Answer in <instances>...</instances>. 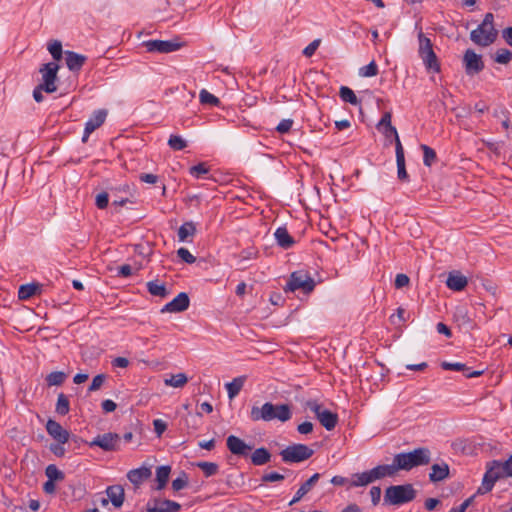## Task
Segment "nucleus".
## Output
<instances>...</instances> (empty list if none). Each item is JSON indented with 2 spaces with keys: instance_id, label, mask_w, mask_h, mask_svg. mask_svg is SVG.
<instances>
[{
  "instance_id": "obj_1",
  "label": "nucleus",
  "mask_w": 512,
  "mask_h": 512,
  "mask_svg": "<svg viewBox=\"0 0 512 512\" xmlns=\"http://www.w3.org/2000/svg\"><path fill=\"white\" fill-rule=\"evenodd\" d=\"M292 417L291 407L288 404L275 405L271 402L264 403L261 407L253 406L250 411V418L253 421L279 420L286 422Z\"/></svg>"
},
{
  "instance_id": "obj_2",
  "label": "nucleus",
  "mask_w": 512,
  "mask_h": 512,
  "mask_svg": "<svg viewBox=\"0 0 512 512\" xmlns=\"http://www.w3.org/2000/svg\"><path fill=\"white\" fill-rule=\"evenodd\" d=\"M431 461V451L427 447H419L407 453H398L394 456L397 469L410 471L414 467L428 465Z\"/></svg>"
},
{
  "instance_id": "obj_3",
  "label": "nucleus",
  "mask_w": 512,
  "mask_h": 512,
  "mask_svg": "<svg viewBox=\"0 0 512 512\" xmlns=\"http://www.w3.org/2000/svg\"><path fill=\"white\" fill-rule=\"evenodd\" d=\"M498 31L494 27V15L486 13L482 23L470 33V39L476 45L487 47L495 42Z\"/></svg>"
},
{
  "instance_id": "obj_4",
  "label": "nucleus",
  "mask_w": 512,
  "mask_h": 512,
  "mask_svg": "<svg viewBox=\"0 0 512 512\" xmlns=\"http://www.w3.org/2000/svg\"><path fill=\"white\" fill-rule=\"evenodd\" d=\"M507 460L501 462L493 460L487 463V470L484 474L482 485L478 489V493L484 494L492 490L495 482L500 478L510 477L509 469L507 468Z\"/></svg>"
},
{
  "instance_id": "obj_5",
  "label": "nucleus",
  "mask_w": 512,
  "mask_h": 512,
  "mask_svg": "<svg viewBox=\"0 0 512 512\" xmlns=\"http://www.w3.org/2000/svg\"><path fill=\"white\" fill-rule=\"evenodd\" d=\"M416 490L412 484L392 485L385 490L384 502L389 505H402L413 501Z\"/></svg>"
},
{
  "instance_id": "obj_6",
  "label": "nucleus",
  "mask_w": 512,
  "mask_h": 512,
  "mask_svg": "<svg viewBox=\"0 0 512 512\" xmlns=\"http://www.w3.org/2000/svg\"><path fill=\"white\" fill-rule=\"evenodd\" d=\"M418 42L419 57L422 59L425 68L428 71H432L434 73L440 72V63L438 61L437 55L433 50V44L431 40L423 32L420 31L418 34Z\"/></svg>"
},
{
  "instance_id": "obj_7",
  "label": "nucleus",
  "mask_w": 512,
  "mask_h": 512,
  "mask_svg": "<svg viewBox=\"0 0 512 512\" xmlns=\"http://www.w3.org/2000/svg\"><path fill=\"white\" fill-rule=\"evenodd\" d=\"M315 288L314 279L305 271H295L291 274L284 290L285 292H294L301 290L303 293L308 294Z\"/></svg>"
},
{
  "instance_id": "obj_8",
  "label": "nucleus",
  "mask_w": 512,
  "mask_h": 512,
  "mask_svg": "<svg viewBox=\"0 0 512 512\" xmlns=\"http://www.w3.org/2000/svg\"><path fill=\"white\" fill-rule=\"evenodd\" d=\"M314 451L305 444H292L281 450L280 455L286 463H299L309 459Z\"/></svg>"
},
{
  "instance_id": "obj_9",
  "label": "nucleus",
  "mask_w": 512,
  "mask_h": 512,
  "mask_svg": "<svg viewBox=\"0 0 512 512\" xmlns=\"http://www.w3.org/2000/svg\"><path fill=\"white\" fill-rule=\"evenodd\" d=\"M316 416L320 424L328 431L333 430L338 423V415L330 410L324 409L321 404L315 400H310L306 403Z\"/></svg>"
},
{
  "instance_id": "obj_10",
  "label": "nucleus",
  "mask_w": 512,
  "mask_h": 512,
  "mask_svg": "<svg viewBox=\"0 0 512 512\" xmlns=\"http://www.w3.org/2000/svg\"><path fill=\"white\" fill-rule=\"evenodd\" d=\"M59 70V65L56 62L45 63L39 69V72L42 74L41 83L44 87V91L46 93H54L57 90L56 80H57V72Z\"/></svg>"
},
{
  "instance_id": "obj_11",
  "label": "nucleus",
  "mask_w": 512,
  "mask_h": 512,
  "mask_svg": "<svg viewBox=\"0 0 512 512\" xmlns=\"http://www.w3.org/2000/svg\"><path fill=\"white\" fill-rule=\"evenodd\" d=\"M89 446H97L106 452L117 451L120 448V436L112 432L99 434L89 443Z\"/></svg>"
},
{
  "instance_id": "obj_12",
  "label": "nucleus",
  "mask_w": 512,
  "mask_h": 512,
  "mask_svg": "<svg viewBox=\"0 0 512 512\" xmlns=\"http://www.w3.org/2000/svg\"><path fill=\"white\" fill-rule=\"evenodd\" d=\"M465 71L468 75H475L484 69L481 55L472 49H467L463 56Z\"/></svg>"
},
{
  "instance_id": "obj_13",
  "label": "nucleus",
  "mask_w": 512,
  "mask_h": 512,
  "mask_svg": "<svg viewBox=\"0 0 512 512\" xmlns=\"http://www.w3.org/2000/svg\"><path fill=\"white\" fill-rule=\"evenodd\" d=\"M181 505L175 501L168 499L154 498L150 499L146 504V512H178Z\"/></svg>"
},
{
  "instance_id": "obj_14",
  "label": "nucleus",
  "mask_w": 512,
  "mask_h": 512,
  "mask_svg": "<svg viewBox=\"0 0 512 512\" xmlns=\"http://www.w3.org/2000/svg\"><path fill=\"white\" fill-rule=\"evenodd\" d=\"M107 117V111L105 109H99L94 111L92 116L85 123L84 133L82 136V142L86 143L91 133L98 129Z\"/></svg>"
},
{
  "instance_id": "obj_15",
  "label": "nucleus",
  "mask_w": 512,
  "mask_h": 512,
  "mask_svg": "<svg viewBox=\"0 0 512 512\" xmlns=\"http://www.w3.org/2000/svg\"><path fill=\"white\" fill-rule=\"evenodd\" d=\"M148 52L170 53L180 49L181 44L168 40H148L143 42Z\"/></svg>"
},
{
  "instance_id": "obj_16",
  "label": "nucleus",
  "mask_w": 512,
  "mask_h": 512,
  "mask_svg": "<svg viewBox=\"0 0 512 512\" xmlns=\"http://www.w3.org/2000/svg\"><path fill=\"white\" fill-rule=\"evenodd\" d=\"M190 299L187 293H179L172 301L168 302L161 309L162 313H179L188 309Z\"/></svg>"
},
{
  "instance_id": "obj_17",
  "label": "nucleus",
  "mask_w": 512,
  "mask_h": 512,
  "mask_svg": "<svg viewBox=\"0 0 512 512\" xmlns=\"http://www.w3.org/2000/svg\"><path fill=\"white\" fill-rule=\"evenodd\" d=\"M228 450L237 456H247L248 453L252 450V446L246 444L241 438L230 435L226 440Z\"/></svg>"
},
{
  "instance_id": "obj_18",
  "label": "nucleus",
  "mask_w": 512,
  "mask_h": 512,
  "mask_svg": "<svg viewBox=\"0 0 512 512\" xmlns=\"http://www.w3.org/2000/svg\"><path fill=\"white\" fill-rule=\"evenodd\" d=\"M47 433L59 444H65L69 439V432L55 420L49 419L46 423Z\"/></svg>"
},
{
  "instance_id": "obj_19",
  "label": "nucleus",
  "mask_w": 512,
  "mask_h": 512,
  "mask_svg": "<svg viewBox=\"0 0 512 512\" xmlns=\"http://www.w3.org/2000/svg\"><path fill=\"white\" fill-rule=\"evenodd\" d=\"M441 367L444 369V370H449V371H460V372H463L464 375L467 377V378H475V377H479L483 374V370H475V371H471V369L469 367L466 366V364L464 363H460V362H442L441 363Z\"/></svg>"
},
{
  "instance_id": "obj_20",
  "label": "nucleus",
  "mask_w": 512,
  "mask_h": 512,
  "mask_svg": "<svg viewBox=\"0 0 512 512\" xmlns=\"http://www.w3.org/2000/svg\"><path fill=\"white\" fill-rule=\"evenodd\" d=\"M398 471L396 463L393 461L392 464L378 465L369 470L373 482L385 477H391Z\"/></svg>"
},
{
  "instance_id": "obj_21",
  "label": "nucleus",
  "mask_w": 512,
  "mask_h": 512,
  "mask_svg": "<svg viewBox=\"0 0 512 512\" xmlns=\"http://www.w3.org/2000/svg\"><path fill=\"white\" fill-rule=\"evenodd\" d=\"M152 475L151 469L146 466H142L136 469H132L127 473L128 480L135 486H139L145 480L150 478Z\"/></svg>"
},
{
  "instance_id": "obj_22",
  "label": "nucleus",
  "mask_w": 512,
  "mask_h": 512,
  "mask_svg": "<svg viewBox=\"0 0 512 512\" xmlns=\"http://www.w3.org/2000/svg\"><path fill=\"white\" fill-rule=\"evenodd\" d=\"M468 284L467 278L460 272H450L446 280V285L453 291H462Z\"/></svg>"
},
{
  "instance_id": "obj_23",
  "label": "nucleus",
  "mask_w": 512,
  "mask_h": 512,
  "mask_svg": "<svg viewBox=\"0 0 512 512\" xmlns=\"http://www.w3.org/2000/svg\"><path fill=\"white\" fill-rule=\"evenodd\" d=\"M320 478L319 473L313 474L306 482H304L300 488L297 490L296 494L294 495L293 499L289 502V505L292 506L295 503L299 502L317 483V481Z\"/></svg>"
},
{
  "instance_id": "obj_24",
  "label": "nucleus",
  "mask_w": 512,
  "mask_h": 512,
  "mask_svg": "<svg viewBox=\"0 0 512 512\" xmlns=\"http://www.w3.org/2000/svg\"><path fill=\"white\" fill-rule=\"evenodd\" d=\"M449 476V466L447 463L442 462L436 463L431 466V472L429 473V480L433 483L443 481Z\"/></svg>"
},
{
  "instance_id": "obj_25",
  "label": "nucleus",
  "mask_w": 512,
  "mask_h": 512,
  "mask_svg": "<svg viewBox=\"0 0 512 512\" xmlns=\"http://www.w3.org/2000/svg\"><path fill=\"white\" fill-rule=\"evenodd\" d=\"M108 499L115 508H120L124 502V489L120 485H112L106 489Z\"/></svg>"
},
{
  "instance_id": "obj_26",
  "label": "nucleus",
  "mask_w": 512,
  "mask_h": 512,
  "mask_svg": "<svg viewBox=\"0 0 512 512\" xmlns=\"http://www.w3.org/2000/svg\"><path fill=\"white\" fill-rule=\"evenodd\" d=\"M66 65L69 70L77 71L80 70L86 61V56L75 53L73 51L65 52Z\"/></svg>"
},
{
  "instance_id": "obj_27",
  "label": "nucleus",
  "mask_w": 512,
  "mask_h": 512,
  "mask_svg": "<svg viewBox=\"0 0 512 512\" xmlns=\"http://www.w3.org/2000/svg\"><path fill=\"white\" fill-rule=\"evenodd\" d=\"M277 244L283 249L291 248L295 241L286 227H278L274 233Z\"/></svg>"
},
{
  "instance_id": "obj_28",
  "label": "nucleus",
  "mask_w": 512,
  "mask_h": 512,
  "mask_svg": "<svg viewBox=\"0 0 512 512\" xmlns=\"http://www.w3.org/2000/svg\"><path fill=\"white\" fill-rule=\"evenodd\" d=\"M396 152V164H397V177L400 181H408L409 176L405 166V155L402 144L398 145V151Z\"/></svg>"
},
{
  "instance_id": "obj_29",
  "label": "nucleus",
  "mask_w": 512,
  "mask_h": 512,
  "mask_svg": "<svg viewBox=\"0 0 512 512\" xmlns=\"http://www.w3.org/2000/svg\"><path fill=\"white\" fill-rule=\"evenodd\" d=\"M247 377L245 375L234 378L231 382L225 384L228 393V398L232 400L235 398L243 388Z\"/></svg>"
},
{
  "instance_id": "obj_30",
  "label": "nucleus",
  "mask_w": 512,
  "mask_h": 512,
  "mask_svg": "<svg viewBox=\"0 0 512 512\" xmlns=\"http://www.w3.org/2000/svg\"><path fill=\"white\" fill-rule=\"evenodd\" d=\"M271 460V453L265 447H260L254 450L251 454V462L255 466H262Z\"/></svg>"
},
{
  "instance_id": "obj_31",
  "label": "nucleus",
  "mask_w": 512,
  "mask_h": 512,
  "mask_svg": "<svg viewBox=\"0 0 512 512\" xmlns=\"http://www.w3.org/2000/svg\"><path fill=\"white\" fill-rule=\"evenodd\" d=\"M196 231V226L192 221L185 222L178 229V240L186 242L188 237H193L196 234Z\"/></svg>"
},
{
  "instance_id": "obj_32",
  "label": "nucleus",
  "mask_w": 512,
  "mask_h": 512,
  "mask_svg": "<svg viewBox=\"0 0 512 512\" xmlns=\"http://www.w3.org/2000/svg\"><path fill=\"white\" fill-rule=\"evenodd\" d=\"M170 472H171V467L168 466V465H163V466H159L156 470V481L158 483L156 489L157 490H162L168 480H169V475H170Z\"/></svg>"
},
{
  "instance_id": "obj_33",
  "label": "nucleus",
  "mask_w": 512,
  "mask_h": 512,
  "mask_svg": "<svg viewBox=\"0 0 512 512\" xmlns=\"http://www.w3.org/2000/svg\"><path fill=\"white\" fill-rule=\"evenodd\" d=\"M148 292L153 296L166 297L168 295L165 284L160 283L158 280L149 281L146 284Z\"/></svg>"
},
{
  "instance_id": "obj_34",
  "label": "nucleus",
  "mask_w": 512,
  "mask_h": 512,
  "mask_svg": "<svg viewBox=\"0 0 512 512\" xmlns=\"http://www.w3.org/2000/svg\"><path fill=\"white\" fill-rule=\"evenodd\" d=\"M385 137L388 143L395 142V151H398V145L402 144L397 132V129L393 125H389V127H384L379 130Z\"/></svg>"
},
{
  "instance_id": "obj_35",
  "label": "nucleus",
  "mask_w": 512,
  "mask_h": 512,
  "mask_svg": "<svg viewBox=\"0 0 512 512\" xmlns=\"http://www.w3.org/2000/svg\"><path fill=\"white\" fill-rule=\"evenodd\" d=\"M373 479L370 475L369 471H364L362 473H356L353 475L352 481L350 482L351 487H363L372 483Z\"/></svg>"
},
{
  "instance_id": "obj_36",
  "label": "nucleus",
  "mask_w": 512,
  "mask_h": 512,
  "mask_svg": "<svg viewBox=\"0 0 512 512\" xmlns=\"http://www.w3.org/2000/svg\"><path fill=\"white\" fill-rule=\"evenodd\" d=\"M339 96L342 99V101L349 103L351 105H358L360 103L354 91L347 86L340 87Z\"/></svg>"
},
{
  "instance_id": "obj_37",
  "label": "nucleus",
  "mask_w": 512,
  "mask_h": 512,
  "mask_svg": "<svg viewBox=\"0 0 512 512\" xmlns=\"http://www.w3.org/2000/svg\"><path fill=\"white\" fill-rule=\"evenodd\" d=\"M38 289L39 285L34 283L21 285L18 290V298L20 300H27L34 296Z\"/></svg>"
},
{
  "instance_id": "obj_38",
  "label": "nucleus",
  "mask_w": 512,
  "mask_h": 512,
  "mask_svg": "<svg viewBox=\"0 0 512 512\" xmlns=\"http://www.w3.org/2000/svg\"><path fill=\"white\" fill-rule=\"evenodd\" d=\"M55 411L61 416H65L70 411V402L64 393H60L57 398Z\"/></svg>"
},
{
  "instance_id": "obj_39",
  "label": "nucleus",
  "mask_w": 512,
  "mask_h": 512,
  "mask_svg": "<svg viewBox=\"0 0 512 512\" xmlns=\"http://www.w3.org/2000/svg\"><path fill=\"white\" fill-rule=\"evenodd\" d=\"M188 382V378L184 373H178L176 375H172L170 378H166L164 383L166 386L181 388Z\"/></svg>"
},
{
  "instance_id": "obj_40",
  "label": "nucleus",
  "mask_w": 512,
  "mask_h": 512,
  "mask_svg": "<svg viewBox=\"0 0 512 512\" xmlns=\"http://www.w3.org/2000/svg\"><path fill=\"white\" fill-rule=\"evenodd\" d=\"M67 378L66 373L62 371H54L46 376V382L48 386H60Z\"/></svg>"
},
{
  "instance_id": "obj_41",
  "label": "nucleus",
  "mask_w": 512,
  "mask_h": 512,
  "mask_svg": "<svg viewBox=\"0 0 512 512\" xmlns=\"http://www.w3.org/2000/svg\"><path fill=\"white\" fill-rule=\"evenodd\" d=\"M210 171L209 166L205 162L198 163L189 168V174L194 178H203Z\"/></svg>"
},
{
  "instance_id": "obj_42",
  "label": "nucleus",
  "mask_w": 512,
  "mask_h": 512,
  "mask_svg": "<svg viewBox=\"0 0 512 512\" xmlns=\"http://www.w3.org/2000/svg\"><path fill=\"white\" fill-rule=\"evenodd\" d=\"M45 474L48 480H51L53 482L62 481L65 478L64 473L61 470H59L54 464H50L46 467Z\"/></svg>"
},
{
  "instance_id": "obj_43",
  "label": "nucleus",
  "mask_w": 512,
  "mask_h": 512,
  "mask_svg": "<svg viewBox=\"0 0 512 512\" xmlns=\"http://www.w3.org/2000/svg\"><path fill=\"white\" fill-rule=\"evenodd\" d=\"M199 99L201 104L210 106H219L220 100L215 95L208 92L206 89H202L199 93Z\"/></svg>"
},
{
  "instance_id": "obj_44",
  "label": "nucleus",
  "mask_w": 512,
  "mask_h": 512,
  "mask_svg": "<svg viewBox=\"0 0 512 512\" xmlns=\"http://www.w3.org/2000/svg\"><path fill=\"white\" fill-rule=\"evenodd\" d=\"M421 149L423 151V163L427 167H431L432 164L436 161V152L434 149L429 147L428 145L422 144Z\"/></svg>"
},
{
  "instance_id": "obj_45",
  "label": "nucleus",
  "mask_w": 512,
  "mask_h": 512,
  "mask_svg": "<svg viewBox=\"0 0 512 512\" xmlns=\"http://www.w3.org/2000/svg\"><path fill=\"white\" fill-rule=\"evenodd\" d=\"M196 465L203 471L205 477L215 475L219 469V466L214 462H198Z\"/></svg>"
},
{
  "instance_id": "obj_46",
  "label": "nucleus",
  "mask_w": 512,
  "mask_h": 512,
  "mask_svg": "<svg viewBox=\"0 0 512 512\" xmlns=\"http://www.w3.org/2000/svg\"><path fill=\"white\" fill-rule=\"evenodd\" d=\"M494 60L499 64H508L512 60V52L506 48L498 49Z\"/></svg>"
},
{
  "instance_id": "obj_47",
  "label": "nucleus",
  "mask_w": 512,
  "mask_h": 512,
  "mask_svg": "<svg viewBox=\"0 0 512 512\" xmlns=\"http://www.w3.org/2000/svg\"><path fill=\"white\" fill-rule=\"evenodd\" d=\"M168 145L171 149L180 151L187 147V142L179 135H171L168 140Z\"/></svg>"
},
{
  "instance_id": "obj_48",
  "label": "nucleus",
  "mask_w": 512,
  "mask_h": 512,
  "mask_svg": "<svg viewBox=\"0 0 512 512\" xmlns=\"http://www.w3.org/2000/svg\"><path fill=\"white\" fill-rule=\"evenodd\" d=\"M378 74V66L373 60L368 65L359 69V75L362 77H374Z\"/></svg>"
},
{
  "instance_id": "obj_49",
  "label": "nucleus",
  "mask_w": 512,
  "mask_h": 512,
  "mask_svg": "<svg viewBox=\"0 0 512 512\" xmlns=\"http://www.w3.org/2000/svg\"><path fill=\"white\" fill-rule=\"evenodd\" d=\"M48 50L51 53L54 60L59 61L62 58L63 50L60 41L54 40L48 44Z\"/></svg>"
},
{
  "instance_id": "obj_50",
  "label": "nucleus",
  "mask_w": 512,
  "mask_h": 512,
  "mask_svg": "<svg viewBox=\"0 0 512 512\" xmlns=\"http://www.w3.org/2000/svg\"><path fill=\"white\" fill-rule=\"evenodd\" d=\"M105 380H106V375L105 374H98V375H96L93 378V380H92V382H91V384H90V386L88 388V391L89 392H93V391L99 390L101 388V386L103 385V383L105 382Z\"/></svg>"
},
{
  "instance_id": "obj_51",
  "label": "nucleus",
  "mask_w": 512,
  "mask_h": 512,
  "mask_svg": "<svg viewBox=\"0 0 512 512\" xmlns=\"http://www.w3.org/2000/svg\"><path fill=\"white\" fill-rule=\"evenodd\" d=\"M177 255L188 264H192L196 261V258L189 252V250L183 247L177 250Z\"/></svg>"
},
{
  "instance_id": "obj_52",
  "label": "nucleus",
  "mask_w": 512,
  "mask_h": 512,
  "mask_svg": "<svg viewBox=\"0 0 512 512\" xmlns=\"http://www.w3.org/2000/svg\"><path fill=\"white\" fill-rule=\"evenodd\" d=\"M109 203V195L107 192H101L96 196V206L99 209H105Z\"/></svg>"
},
{
  "instance_id": "obj_53",
  "label": "nucleus",
  "mask_w": 512,
  "mask_h": 512,
  "mask_svg": "<svg viewBox=\"0 0 512 512\" xmlns=\"http://www.w3.org/2000/svg\"><path fill=\"white\" fill-rule=\"evenodd\" d=\"M188 483V479L185 473L182 476L177 477L172 481V488L175 491L183 489Z\"/></svg>"
},
{
  "instance_id": "obj_54",
  "label": "nucleus",
  "mask_w": 512,
  "mask_h": 512,
  "mask_svg": "<svg viewBox=\"0 0 512 512\" xmlns=\"http://www.w3.org/2000/svg\"><path fill=\"white\" fill-rule=\"evenodd\" d=\"M292 125H293V120L292 119H283L277 125L276 131L281 133V134L287 133L292 128Z\"/></svg>"
},
{
  "instance_id": "obj_55",
  "label": "nucleus",
  "mask_w": 512,
  "mask_h": 512,
  "mask_svg": "<svg viewBox=\"0 0 512 512\" xmlns=\"http://www.w3.org/2000/svg\"><path fill=\"white\" fill-rule=\"evenodd\" d=\"M284 480V475L278 472L266 473L261 477L262 482H277Z\"/></svg>"
},
{
  "instance_id": "obj_56",
  "label": "nucleus",
  "mask_w": 512,
  "mask_h": 512,
  "mask_svg": "<svg viewBox=\"0 0 512 512\" xmlns=\"http://www.w3.org/2000/svg\"><path fill=\"white\" fill-rule=\"evenodd\" d=\"M409 282H410V279L406 274L399 273L396 275L394 284L397 289H400V288L407 286L409 284Z\"/></svg>"
},
{
  "instance_id": "obj_57",
  "label": "nucleus",
  "mask_w": 512,
  "mask_h": 512,
  "mask_svg": "<svg viewBox=\"0 0 512 512\" xmlns=\"http://www.w3.org/2000/svg\"><path fill=\"white\" fill-rule=\"evenodd\" d=\"M153 426H154V432L156 433V435L158 437H161L162 434L165 432V430L167 429V424L166 422H164L163 420L161 419H155L153 421Z\"/></svg>"
},
{
  "instance_id": "obj_58",
  "label": "nucleus",
  "mask_w": 512,
  "mask_h": 512,
  "mask_svg": "<svg viewBox=\"0 0 512 512\" xmlns=\"http://www.w3.org/2000/svg\"><path fill=\"white\" fill-rule=\"evenodd\" d=\"M320 42V39H315L314 41H312L308 46L304 48L303 54L306 57H311L312 55H314L315 51L320 45Z\"/></svg>"
},
{
  "instance_id": "obj_59",
  "label": "nucleus",
  "mask_w": 512,
  "mask_h": 512,
  "mask_svg": "<svg viewBox=\"0 0 512 512\" xmlns=\"http://www.w3.org/2000/svg\"><path fill=\"white\" fill-rule=\"evenodd\" d=\"M391 118H392L391 112H389V111L385 112L377 124V129L381 130V128L389 127V125H392Z\"/></svg>"
},
{
  "instance_id": "obj_60",
  "label": "nucleus",
  "mask_w": 512,
  "mask_h": 512,
  "mask_svg": "<svg viewBox=\"0 0 512 512\" xmlns=\"http://www.w3.org/2000/svg\"><path fill=\"white\" fill-rule=\"evenodd\" d=\"M370 496H371L372 504H373L374 506H376L377 504H379L380 499H381V488H380V487H378V486H373V487L370 489Z\"/></svg>"
},
{
  "instance_id": "obj_61",
  "label": "nucleus",
  "mask_w": 512,
  "mask_h": 512,
  "mask_svg": "<svg viewBox=\"0 0 512 512\" xmlns=\"http://www.w3.org/2000/svg\"><path fill=\"white\" fill-rule=\"evenodd\" d=\"M101 407L104 412L110 413L116 410L117 405L113 400L106 399L101 403Z\"/></svg>"
},
{
  "instance_id": "obj_62",
  "label": "nucleus",
  "mask_w": 512,
  "mask_h": 512,
  "mask_svg": "<svg viewBox=\"0 0 512 512\" xmlns=\"http://www.w3.org/2000/svg\"><path fill=\"white\" fill-rule=\"evenodd\" d=\"M297 431L300 434H309L313 431V424L309 421H305L298 425Z\"/></svg>"
},
{
  "instance_id": "obj_63",
  "label": "nucleus",
  "mask_w": 512,
  "mask_h": 512,
  "mask_svg": "<svg viewBox=\"0 0 512 512\" xmlns=\"http://www.w3.org/2000/svg\"><path fill=\"white\" fill-rule=\"evenodd\" d=\"M139 179L142 182L148 183V184H155L158 180V176L150 173H142L139 176Z\"/></svg>"
},
{
  "instance_id": "obj_64",
  "label": "nucleus",
  "mask_w": 512,
  "mask_h": 512,
  "mask_svg": "<svg viewBox=\"0 0 512 512\" xmlns=\"http://www.w3.org/2000/svg\"><path fill=\"white\" fill-rule=\"evenodd\" d=\"M502 38L510 47H512V26L503 29Z\"/></svg>"
}]
</instances>
